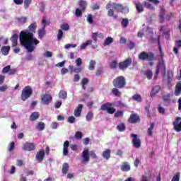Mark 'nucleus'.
I'll list each match as a JSON object with an SVG mask.
<instances>
[{"label":"nucleus","instance_id":"f257e3e1","mask_svg":"<svg viewBox=\"0 0 181 181\" xmlns=\"http://www.w3.org/2000/svg\"><path fill=\"white\" fill-rule=\"evenodd\" d=\"M37 24L33 23L28 26V30H23L20 33V44L24 46L28 53H32L35 50V46L39 45L40 41L35 37L33 33H36Z\"/></svg>","mask_w":181,"mask_h":181},{"label":"nucleus","instance_id":"f03ea898","mask_svg":"<svg viewBox=\"0 0 181 181\" xmlns=\"http://www.w3.org/2000/svg\"><path fill=\"white\" fill-rule=\"evenodd\" d=\"M111 7H112L113 9L111 8ZM105 8L107 10H108L107 16L110 18H114V19L118 18V15L115 14V11L114 9L116 11V12H121V13H124V15H126V13H129V8H128L127 6H124L121 4H117L115 2H113L112 4H111V2L107 3Z\"/></svg>","mask_w":181,"mask_h":181},{"label":"nucleus","instance_id":"7ed1b4c3","mask_svg":"<svg viewBox=\"0 0 181 181\" xmlns=\"http://www.w3.org/2000/svg\"><path fill=\"white\" fill-rule=\"evenodd\" d=\"M90 156L92 158V159H97V154H95V152L94 151H91L90 152L88 151V149L86 148L82 152V163H88L90 162Z\"/></svg>","mask_w":181,"mask_h":181},{"label":"nucleus","instance_id":"20e7f679","mask_svg":"<svg viewBox=\"0 0 181 181\" xmlns=\"http://www.w3.org/2000/svg\"><path fill=\"white\" fill-rule=\"evenodd\" d=\"M112 84L116 88L121 90L127 86V80L123 76H119L112 81Z\"/></svg>","mask_w":181,"mask_h":181},{"label":"nucleus","instance_id":"39448f33","mask_svg":"<svg viewBox=\"0 0 181 181\" xmlns=\"http://www.w3.org/2000/svg\"><path fill=\"white\" fill-rule=\"evenodd\" d=\"M138 59L141 62H153L156 59L155 54L152 52H141L138 55Z\"/></svg>","mask_w":181,"mask_h":181},{"label":"nucleus","instance_id":"423d86ee","mask_svg":"<svg viewBox=\"0 0 181 181\" xmlns=\"http://www.w3.org/2000/svg\"><path fill=\"white\" fill-rule=\"evenodd\" d=\"M32 94H33V90L30 86H25L22 90L21 98L22 101H26L28 98H29Z\"/></svg>","mask_w":181,"mask_h":181},{"label":"nucleus","instance_id":"0eeeda50","mask_svg":"<svg viewBox=\"0 0 181 181\" xmlns=\"http://www.w3.org/2000/svg\"><path fill=\"white\" fill-rule=\"evenodd\" d=\"M132 64V58H127L124 61L121 62L118 64L119 70L122 71H125L129 66Z\"/></svg>","mask_w":181,"mask_h":181},{"label":"nucleus","instance_id":"6e6552de","mask_svg":"<svg viewBox=\"0 0 181 181\" xmlns=\"http://www.w3.org/2000/svg\"><path fill=\"white\" fill-rule=\"evenodd\" d=\"M101 111H107L108 114H114L117 109L112 107V103L107 102L100 106Z\"/></svg>","mask_w":181,"mask_h":181},{"label":"nucleus","instance_id":"1a4fd4ad","mask_svg":"<svg viewBox=\"0 0 181 181\" xmlns=\"http://www.w3.org/2000/svg\"><path fill=\"white\" fill-rule=\"evenodd\" d=\"M157 71H158V72H161V74L163 76H165V74H166V64H165V61H160L158 62V65L156 66V69Z\"/></svg>","mask_w":181,"mask_h":181},{"label":"nucleus","instance_id":"9d476101","mask_svg":"<svg viewBox=\"0 0 181 181\" xmlns=\"http://www.w3.org/2000/svg\"><path fill=\"white\" fill-rule=\"evenodd\" d=\"M131 137L132 138V144L134 148L139 149L141 148V139L138 138V135L135 134H132Z\"/></svg>","mask_w":181,"mask_h":181},{"label":"nucleus","instance_id":"9b49d317","mask_svg":"<svg viewBox=\"0 0 181 181\" xmlns=\"http://www.w3.org/2000/svg\"><path fill=\"white\" fill-rule=\"evenodd\" d=\"M23 151H25L27 152H32V151H35L36 149V145L34 143L25 142L23 147Z\"/></svg>","mask_w":181,"mask_h":181},{"label":"nucleus","instance_id":"f8f14e48","mask_svg":"<svg viewBox=\"0 0 181 181\" xmlns=\"http://www.w3.org/2000/svg\"><path fill=\"white\" fill-rule=\"evenodd\" d=\"M41 100L44 105H49V104L52 103L53 97H52V95L50 94H45L42 95Z\"/></svg>","mask_w":181,"mask_h":181},{"label":"nucleus","instance_id":"ddd939ff","mask_svg":"<svg viewBox=\"0 0 181 181\" xmlns=\"http://www.w3.org/2000/svg\"><path fill=\"white\" fill-rule=\"evenodd\" d=\"M129 124H136L141 122V118L136 113H132L128 119Z\"/></svg>","mask_w":181,"mask_h":181},{"label":"nucleus","instance_id":"4468645a","mask_svg":"<svg viewBox=\"0 0 181 181\" xmlns=\"http://www.w3.org/2000/svg\"><path fill=\"white\" fill-rule=\"evenodd\" d=\"M180 120H181V117H177L175 118V120L173 122V129H175V131H176V132H181V121ZM179 121H180V123H179Z\"/></svg>","mask_w":181,"mask_h":181},{"label":"nucleus","instance_id":"2eb2a0df","mask_svg":"<svg viewBox=\"0 0 181 181\" xmlns=\"http://www.w3.org/2000/svg\"><path fill=\"white\" fill-rule=\"evenodd\" d=\"M45 155V150H39L35 156L36 160H37V162H43Z\"/></svg>","mask_w":181,"mask_h":181},{"label":"nucleus","instance_id":"dca6fc26","mask_svg":"<svg viewBox=\"0 0 181 181\" xmlns=\"http://www.w3.org/2000/svg\"><path fill=\"white\" fill-rule=\"evenodd\" d=\"M159 91H160V86L159 85L155 86L151 91V93H150L151 97L153 98V97H156V94H158Z\"/></svg>","mask_w":181,"mask_h":181},{"label":"nucleus","instance_id":"f3484780","mask_svg":"<svg viewBox=\"0 0 181 181\" xmlns=\"http://www.w3.org/2000/svg\"><path fill=\"white\" fill-rule=\"evenodd\" d=\"M162 98L165 103V107H168V105H170V94H162Z\"/></svg>","mask_w":181,"mask_h":181},{"label":"nucleus","instance_id":"a211bd4d","mask_svg":"<svg viewBox=\"0 0 181 181\" xmlns=\"http://www.w3.org/2000/svg\"><path fill=\"white\" fill-rule=\"evenodd\" d=\"M69 146H70V143L69 141H65L64 143V148H63V156H67L69 155Z\"/></svg>","mask_w":181,"mask_h":181},{"label":"nucleus","instance_id":"6ab92c4d","mask_svg":"<svg viewBox=\"0 0 181 181\" xmlns=\"http://www.w3.org/2000/svg\"><path fill=\"white\" fill-rule=\"evenodd\" d=\"M83 111V105L79 104L76 109L74 110V115L76 117H80L81 115V112Z\"/></svg>","mask_w":181,"mask_h":181},{"label":"nucleus","instance_id":"aec40b11","mask_svg":"<svg viewBox=\"0 0 181 181\" xmlns=\"http://www.w3.org/2000/svg\"><path fill=\"white\" fill-rule=\"evenodd\" d=\"M120 169L122 172H129V170H131V165H129V163L124 162L123 165H121Z\"/></svg>","mask_w":181,"mask_h":181},{"label":"nucleus","instance_id":"412c9836","mask_svg":"<svg viewBox=\"0 0 181 181\" xmlns=\"http://www.w3.org/2000/svg\"><path fill=\"white\" fill-rule=\"evenodd\" d=\"M19 36H18L17 34H14L11 37V41L12 42V47H16L18 46V38Z\"/></svg>","mask_w":181,"mask_h":181},{"label":"nucleus","instance_id":"4be33fe9","mask_svg":"<svg viewBox=\"0 0 181 181\" xmlns=\"http://www.w3.org/2000/svg\"><path fill=\"white\" fill-rule=\"evenodd\" d=\"M87 5H88L87 1H86L84 0H80L78 1V6L83 12H84V11H86V9H87Z\"/></svg>","mask_w":181,"mask_h":181},{"label":"nucleus","instance_id":"5701e85b","mask_svg":"<svg viewBox=\"0 0 181 181\" xmlns=\"http://www.w3.org/2000/svg\"><path fill=\"white\" fill-rule=\"evenodd\" d=\"M10 50H11L10 46H4L1 49V52L2 54H4V56H8L9 54Z\"/></svg>","mask_w":181,"mask_h":181},{"label":"nucleus","instance_id":"b1692460","mask_svg":"<svg viewBox=\"0 0 181 181\" xmlns=\"http://www.w3.org/2000/svg\"><path fill=\"white\" fill-rule=\"evenodd\" d=\"M102 156H103V158L105 159H106V160H108V159H110V158H111V150L110 149H106L103 152Z\"/></svg>","mask_w":181,"mask_h":181},{"label":"nucleus","instance_id":"393cba45","mask_svg":"<svg viewBox=\"0 0 181 181\" xmlns=\"http://www.w3.org/2000/svg\"><path fill=\"white\" fill-rule=\"evenodd\" d=\"M181 94V81L178 82L176 84L175 90V95L178 96Z\"/></svg>","mask_w":181,"mask_h":181},{"label":"nucleus","instance_id":"a878e982","mask_svg":"<svg viewBox=\"0 0 181 181\" xmlns=\"http://www.w3.org/2000/svg\"><path fill=\"white\" fill-rule=\"evenodd\" d=\"M39 117H40V114L38 112H34L30 116V121H36L39 119Z\"/></svg>","mask_w":181,"mask_h":181},{"label":"nucleus","instance_id":"bb28decb","mask_svg":"<svg viewBox=\"0 0 181 181\" xmlns=\"http://www.w3.org/2000/svg\"><path fill=\"white\" fill-rule=\"evenodd\" d=\"M111 43H114V39L112 37H107L104 40L103 46H110Z\"/></svg>","mask_w":181,"mask_h":181},{"label":"nucleus","instance_id":"cd10ccee","mask_svg":"<svg viewBox=\"0 0 181 181\" xmlns=\"http://www.w3.org/2000/svg\"><path fill=\"white\" fill-rule=\"evenodd\" d=\"M136 9L139 13H142L144 12V4L141 3H136Z\"/></svg>","mask_w":181,"mask_h":181},{"label":"nucleus","instance_id":"c85d7f7f","mask_svg":"<svg viewBox=\"0 0 181 181\" xmlns=\"http://www.w3.org/2000/svg\"><path fill=\"white\" fill-rule=\"evenodd\" d=\"M59 97L61 100H66L67 98V91L61 90L59 93Z\"/></svg>","mask_w":181,"mask_h":181},{"label":"nucleus","instance_id":"c756f323","mask_svg":"<svg viewBox=\"0 0 181 181\" xmlns=\"http://www.w3.org/2000/svg\"><path fill=\"white\" fill-rule=\"evenodd\" d=\"M144 76H146L148 80H152V77L153 76V73H152V70L147 69L144 73Z\"/></svg>","mask_w":181,"mask_h":181},{"label":"nucleus","instance_id":"7c9ffc66","mask_svg":"<svg viewBox=\"0 0 181 181\" xmlns=\"http://www.w3.org/2000/svg\"><path fill=\"white\" fill-rule=\"evenodd\" d=\"M118 62L116 60L112 61V62L110 64V68L112 69V70H117L118 69Z\"/></svg>","mask_w":181,"mask_h":181},{"label":"nucleus","instance_id":"2f4dec72","mask_svg":"<svg viewBox=\"0 0 181 181\" xmlns=\"http://www.w3.org/2000/svg\"><path fill=\"white\" fill-rule=\"evenodd\" d=\"M95 61L90 60L88 65V70H90V71L95 70Z\"/></svg>","mask_w":181,"mask_h":181},{"label":"nucleus","instance_id":"473e14b6","mask_svg":"<svg viewBox=\"0 0 181 181\" xmlns=\"http://www.w3.org/2000/svg\"><path fill=\"white\" fill-rule=\"evenodd\" d=\"M46 28H42V29L38 30V36L40 39H43L45 37V35H46Z\"/></svg>","mask_w":181,"mask_h":181},{"label":"nucleus","instance_id":"72a5a7b5","mask_svg":"<svg viewBox=\"0 0 181 181\" xmlns=\"http://www.w3.org/2000/svg\"><path fill=\"white\" fill-rule=\"evenodd\" d=\"M119 88H113L112 89V93L113 95H115V97H120L121 95V91H119V90H118Z\"/></svg>","mask_w":181,"mask_h":181},{"label":"nucleus","instance_id":"f704fd0d","mask_svg":"<svg viewBox=\"0 0 181 181\" xmlns=\"http://www.w3.org/2000/svg\"><path fill=\"white\" fill-rule=\"evenodd\" d=\"M16 21L18 22V23H21V25H25V23H26V21H28V18L25 16H21L17 18Z\"/></svg>","mask_w":181,"mask_h":181},{"label":"nucleus","instance_id":"c9c22d12","mask_svg":"<svg viewBox=\"0 0 181 181\" xmlns=\"http://www.w3.org/2000/svg\"><path fill=\"white\" fill-rule=\"evenodd\" d=\"M45 127V123L43 122H40L35 126V128H36V129H38V131H44Z\"/></svg>","mask_w":181,"mask_h":181},{"label":"nucleus","instance_id":"e433bc0d","mask_svg":"<svg viewBox=\"0 0 181 181\" xmlns=\"http://www.w3.org/2000/svg\"><path fill=\"white\" fill-rule=\"evenodd\" d=\"M69 163H64L62 165V173L63 175H67V173L69 172Z\"/></svg>","mask_w":181,"mask_h":181},{"label":"nucleus","instance_id":"4c0bfd02","mask_svg":"<svg viewBox=\"0 0 181 181\" xmlns=\"http://www.w3.org/2000/svg\"><path fill=\"white\" fill-rule=\"evenodd\" d=\"M116 128H117V131H119V132H124V131H125V129H127V127H125L124 123H120L119 124H118Z\"/></svg>","mask_w":181,"mask_h":181},{"label":"nucleus","instance_id":"58836bf2","mask_svg":"<svg viewBox=\"0 0 181 181\" xmlns=\"http://www.w3.org/2000/svg\"><path fill=\"white\" fill-rule=\"evenodd\" d=\"M132 100H134V101H137V103H141L142 96H141L140 94H135L132 96Z\"/></svg>","mask_w":181,"mask_h":181},{"label":"nucleus","instance_id":"ea45409f","mask_svg":"<svg viewBox=\"0 0 181 181\" xmlns=\"http://www.w3.org/2000/svg\"><path fill=\"white\" fill-rule=\"evenodd\" d=\"M173 79V71H168V83L170 84L172 83V80Z\"/></svg>","mask_w":181,"mask_h":181},{"label":"nucleus","instance_id":"a19ab883","mask_svg":"<svg viewBox=\"0 0 181 181\" xmlns=\"http://www.w3.org/2000/svg\"><path fill=\"white\" fill-rule=\"evenodd\" d=\"M153 128H155V123H151V126L148 129V136H152V135L153 134Z\"/></svg>","mask_w":181,"mask_h":181},{"label":"nucleus","instance_id":"79ce46f5","mask_svg":"<svg viewBox=\"0 0 181 181\" xmlns=\"http://www.w3.org/2000/svg\"><path fill=\"white\" fill-rule=\"evenodd\" d=\"M93 118H94V113L93 112H88L86 117V120L93 121Z\"/></svg>","mask_w":181,"mask_h":181},{"label":"nucleus","instance_id":"37998d69","mask_svg":"<svg viewBox=\"0 0 181 181\" xmlns=\"http://www.w3.org/2000/svg\"><path fill=\"white\" fill-rule=\"evenodd\" d=\"M88 78H83L81 81V85L83 90H86V85L88 84Z\"/></svg>","mask_w":181,"mask_h":181},{"label":"nucleus","instance_id":"c03bdc74","mask_svg":"<svg viewBox=\"0 0 181 181\" xmlns=\"http://www.w3.org/2000/svg\"><path fill=\"white\" fill-rule=\"evenodd\" d=\"M121 23L123 28H127V26L129 25V21L128 20V18H123Z\"/></svg>","mask_w":181,"mask_h":181},{"label":"nucleus","instance_id":"a18cd8bd","mask_svg":"<svg viewBox=\"0 0 181 181\" xmlns=\"http://www.w3.org/2000/svg\"><path fill=\"white\" fill-rule=\"evenodd\" d=\"M180 173L177 172L172 178L171 181H180Z\"/></svg>","mask_w":181,"mask_h":181},{"label":"nucleus","instance_id":"49530a36","mask_svg":"<svg viewBox=\"0 0 181 181\" xmlns=\"http://www.w3.org/2000/svg\"><path fill=\"white\" fill-rule=\"evenodd\" d=\"M143 5L145 8H147V9H153V6L148 1H144Z\"/></svg>","mask_w":181,"mask_h":181},{"label":"nucleus","instance_id":"de8ad7c7","mask_svg":"<svg viewBox=\"0 0 181 181\" xmlns=\"http://www.w3.org/2000/svg\"><path fill=\"white\" fill-rule=\"evenodd\" d=\"M75 15L76 16H77V18L83 16V10L80 8H76L75 11Z\"/></svg>","mask_w":181,"mask_h":181},{"label":"nucleus","instance_id":"09e8293b","mask_svg":"<svg viewBox=\"0 0 181 181\" xmlns=\"http://www.w3.org/2000/svg\"><path fill=\"white\" fill-rule=\"evenodd\" d=\"M42 28H46L47 26H49V25H50V21H46V19L42 18Z\"/></svg>","mask_w":181,"mask_h":181},{"label":"nucleus","instance_id":"8fccbe9b","mask_svg":"<svg viewBox=\"0 0 181 181\" xmlns=\"http://www.w3.org/2000/svg\"><path fill=\"white\" fill-rule=\"evenodd\" d=\"M60 28L62 30H66V31H67V30H69V29H70V26L69 25V24H67L66 23L61 25Z\"/></svg>","mask_w":181,"mask_h":181},{"label":"nucleus","instance_id":"3c124183","mask_svg":"<svg viewBox=\"0 0 181 181\" xmlns=\"http://www.w3.org/2000/svg\"><path fill=\"white\" fill-rule=\"evenodd\" d=\"M158 43V50L160 52V57L163 58V52H162V47H160V37H158L157 38Z\"/></svg>","mask_w":181,"mask_h":181},{"label":"nucleus","instance_id":"603ef678","mask_svg":"<svg viewBox=\"0 0 181 181\" xmlns=\"http://www.w3.org/2000/svg\"><path fill=\"white\" fill-rule=\"evenodd\" d=\"M15 149V142L11 141L8 145V152H12Z\"/></svg>","mask_w":181,"mask_h":181},{"label":"nucleus","instance_id":"864d4df0","mask_svg":"<svg viewBox=\"0 0 181 181\" xmlns=\"http://www.w3.org/2000/svg\"><path fill=\"white\" fill-rule=\"evenodd\" d=\"M31 4H32V0H24V8L25 9H28Z\"/></svg>","mask_w":181,"mask_h":181},{"label":"nucleus","instance_id":"5fc2aeb1","mask_svg":"<svg viewBox=\"0 0 181 181\" xmlns=\"http://www.w3.org/2000/svg\"><path fill=\"white\" fill-rule=\"evenodd\" d=\"M75 138H76V139H78V140L81 139V138H83V132H76L75 134Z\"/></svg>","mask_w":181,"mask_h":181},{"label":"nucleus","instance_id":"6e6d98bb","mask_svg":"<svg viewBox=\"0 0 181 181\" xmlns=\"http://www.w3.org/2000/svg\"><path fill=\"white\" fill-rule=\"evenodd\" d=\"M11 70V65H8L3 68L2 73L3 74H6V73H9V71Z\"/></svg>","mask_w":181,"mask_h":181},{"label":"nucleus","instance_id":"4d7b16f0","mask_svg":"<svg viewBox=\"0 0 181 181\" xmlns=\"http://www.w3.org/2000/svg\"><path fill=\"white\" fill-rule=\"evenodd\" d=\"M63 35H64L63 30L62 29H59L58 30L57 40H62V39L63 38Z\"/></svg>","mask_w":181,"mask_h":181},{"label":"nucleus","instance_id":"13d9d810","mask_svg":"<svg viewBox=\"0 0 181 181\" xmlns=\"http://www.w3.org/2000/svg\"><path fill=\"white\" fill-rule=\"evenodd\" d=\"M104 73V69L100 68L97 69L95 74L97 77H100V76H102V74Z\"/></svg>","mask_w":181,"mask_h":181},{"label":"nucleus","instance_id":"bf43d9fd","mask_svg":"<svg viewBox=\"0 0 181 181\" xmlns=\"http://www.w3.org/2000/svg\"><path fill=\"white\" fill-rule=\"evenodd\" d=\"M123 115H124V112L122 110H119L115 113V118H119V117H123Z\"/></svg>","mask_w":181,"mask_h":181},{"label":"nucleus","instance_id":"052dcab7","mask_svg":"<svg viewBox=\"0 0 181 181\" xmlns=\"http://www.w3.org/2000/svg\"><path fill=\"white\" fill-rule=\"evenodd\" d=\"M17 71H18V69H16V68H13V69L10 68V70L8 71V74L9 76H13L14 74H16Z\"/></svg>","mask_w":181,"mask_h":181},{"label":"nucleus","instance_id":"680f3d73","mask_svg":"<svg viewBox=\"0 0 181 181\" xmlns=\"http://www.w3.org/2000/svg\"><path fill=\"white\" fill-rule=\"evenodd\" d=\"M86 21L88 23L93 24L94 23V21L93 20V15L88 14Z\"/></svg>","mask_w":181,"mask_h":181},{"label":"nucleus","instance_id":"e2e57ef3","mask_svg":"<svg viewBox=\"0 0 181 181\" xmlns=\"http://www.w3.org/2000/svg\"><path fill=\"white\" fill-rule=\"evenodd\" d=\"M68 122H69V124H74L76 122V117H74V116L69 117Z\"/></svg>","mask_w":181,"mask_h":181},{"label":"nucleus","instance_id":"0e129e2a","mask_svg":"<svg viewBox=\"0 0 181 181\" xmlns=\"http://www.w3.org/2000/svg\"><path fill=\"white\" fill-rule=\"evenodd\" d=\"M158 111L160 114H165L166 112L165 107H163L160 105H158Z\"/></svg>","mask_w":181,"mask_h":181},{"label":"nucleus","instance_id":"69168bd1","mask_svg":"<svg viewBox=\"0 0 181 181\" xmlns=\"http://www.w3.org/2000/svg\"><path fill=\"white\" fill-rule=\"evenodd\" d=\"M127 47L129 49V50H132V49L135 47V42L129 41V43L128 44Z\"/></svg>","mask_w":181,"mask_h":181},{"label":"nucleus","instance_id":"338daca9","mask_svg":"<svg viewBox=\"0 0 181 181\" xmlns=\"http://www.w3.org/2000/svg\"><path fill=\"white\" fill-rule=\"evenodd\" d=\"M64 47H65V49H70V47L75 48V47H77V45H76V44H66Z\"/></svg>","mask_w":181,"mask_h":181},{"label":"nucleus","instance_id":"774afa93","mask_svg":"<svg viewBox=\"0 0 181 181\" xmlns=\"http://www.w3.org/2000/svg\"><path fill=\"white\" fill-rule=\"evenodd\" d=\"M62 107V101H57L54 104V107L57 110Z\"/></svg>","mask_w":181,"mask_h":181}]
</instances>
